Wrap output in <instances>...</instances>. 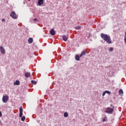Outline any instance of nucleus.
<instances>
[{
    "label": "nucleus",
    "mask_w": 126,
    "mask_h": 126,
    "mask_svg": "<svg viewBox=\"0 0 126 126\" xmlns=\"http://www.w3.org/2000/svg\"><path fill=\"white\" fill-rule=\"evenodd\" d=\"M100 37L103 39V41L107 42L108 44H111L112 43V40H111V37L108 34H105L103 33L100 34Z\"/></svg>",
    "instance_id": "f257e3e1"
},
{
    "label": "nucleus",
    "mask_w": 126,
    "mask_h": 126,
    "mask_svg": "<svg viewBox=\"0 0 126 126\" xmlns=\"http://www.w3.org/2000/svg\"><path fill=\"white\" fill-rule=\"evenodd\" d=\"M114 112V108H111V107H107L106 110L105 111V113L107 114H113Z\"/></svg>",
    "instance_id": "f03ea898"
},
{
    "label": "nucleus",
    "mask_w": 126,
    "mask_h": 126,
    "mask_svg": "<svg viewBox=\"0 0 126 126\" xmlns=\"http://www.w3.org/2000/svg\"><path fill=\"white\" fill-rule=\"evenodd\" d=\"M10 16H11L12 18H13V19H16V18H17V15H16V13H15L14 11H12L11 13Z\"/></svg>",
    "instance_id": "7ed1b4c3"
},
{
    "label": "nucleus",
    "mask_w": 126,
    "mask_h": 126,
    "mask_svg": "<svg viewBox=\"0 0 126 126\" xmlns=\"http://www.w3.org/2000/svg\"><path fill=\"white\" fill-rule=\"evenodd\" d=\"M2 100L3 103H6V102L8 101V95H6L5 96H3Z\"/></svg>",
    "instance_id": "20e7f679"
},
{
    "label": "nucleus",
    "mask_w": 126,
    "mask_h": 126,
    "mask_svg": "<svg viewBox=\"0 0 126 126\" xmlns=\"http://www.w3.org/2000/svg\"><path fill=\"white\" fill-rule=\"evenodd\" d=\"M19 117L20 118H22V115H23V109L21 107L19 109Z\"/></svg>",
    "instance_id": "39448f33"
},
{
    "label": "nucleus",
    "mask_w": 126,
    "mask_h": 126,
    "mask_svg": "<svg viewBox=\"0 0 126 126\" xmlns=\"http://www.w3.org/2000/svg\"><path fill=\"white\" fill-rule=\"evenodd\" d=\"M0 51L2 55H4L5 54V50L4 49V48H3V47L2 46L0 47Z\"/></svg>",
    "instance_id": "423d86ee"
},
{
    "label": "nucleus",
    "mask_w": 126,
    "mask_h": 126,
    "mask_svg": "<svg viewBox=\"0 0 126 126\" xmlns=\"http://www.w3.org/2000/svg\"><path fill=\"white\" fill-rule=\"evenodd\" d=\"M50 34L52 35V36H55L56 35V32L55 31V30L53 29H52L50 31Z\"/></svg>",
    "instance_id": "0eeeda50"
},
{
    "label": "nucleus",
    "mask_w": 126,
    "mask_h": 126,
    "mask_svg": "<svg viewBox=\"0 0 126 126\" xmlns=\"http://www.w3.org/2000/svg\"><path fill=\"white\" fill-rule=\"evenodd\" d=\"M63 40L64 41V42H66L67 40H68V36H66L65 35H63Z\"/></svg>",
    "instance_id": "6e6552de"
},
{
    "label": "nucleus",
    "mask_w": 126,
    "mask_h": 126,
    "mask_svg": "<svg viewBox=\"0 0 126 126\" xmlns=\"http://www.w3.org/2000/svg\"><path fill=\"white\" fill-rule=\"evenodd\" d=\"M25 77H26V78H28L30 77V76H31V74L30 73V72H26L25 74Z\"/></svg>",
    "instance_id": "1a4fd4ad"
},
{
    "label": "nucleus",
    "mask_w": 126,
    "mask_h": 126,
    "mask_svg": "<svg viewBox=\"0 0 126 126\" xmlns=\"http://www.w3.org/2000/svg\"><path fill=\"white\" fill-rule=\"evenodd\" d=\"M106 93H107V94H111V92L110 91H105L102 93L103 97H104V96H105V95H106Z\"/></svg>",
    "instance_id": "9d476101"
},
{
    "label": "nucleus",
    "mask_w": 126,
    "mask_h": 126,
    "mask_svg": "<svg viewBox=\"0 0 126 126\" xmlns=\"http://www.w3.org/2000/svg\"><path fill=\"white\" fill-rule=\"evenodd\" d=\"M86 54V51L84 50L81 52V54L80 55V58L83 57V56H85Z\"/></svg>",
    "instance_id": "9b49d317"
},
{
    "label": "nucleus",
    "mask_w": 126,
    "mask_h": 126,
    "mask_svg": "<svg viewBox=\"0 0 126 126\" xmlns=\"http://www.w3.org/2000/svg\"><path fill=\"white\" fill-rule=\"evenodd\" d=\"M38 5H41V4H43V3H44V1L43 0H38Z\"/></svg>",
    "instance_id": "f8f14e48"
},
{
    "label": "nucleus",
    "mask_w": 126,
    "mask_h": 126,
    "mask_svg": "<svg viewBox=\"0 0 126 126\" xmlns=\"http://www.w3.org/2000/svg\"><path fill=\"white\" fill-rule=\"evenodd\" d=\"M80 56H79L78 55H76L75 57V59L76 60V61H80Z\"/></svg>",
    "instance_id": "ddd939ff"
},
{
    "label": "nucleus",
    "mask_w": 126,
    "mask_h": 126,
    "mask_svg": "<svg viewBox=\"0 0 126 126\" xmlns=\"http://www.w3.org/2000/svg\"><path fill=\"white\" fill-rule=\"evenodd\" d=\"M28 43L29 44H32L33 43V38L32 37L29 38L28 39Z\"/></svg>",
    "instance_id": "4468645a"
},
{
    "label": "nucleus",
    "mask_w": 126,
    "mask_h": 126,
    "mask_svg": "<svg viewBox=\"0 0 126 126\" xmlns=\"http://www.w3.org/2000/svg\"><path fill=\"white\" fill-rule=\"evenodd\" d=\"M19 84H20V82H19L18 80H17L14 82V85H19Z\"/></svg>",
    "instance_id": "2eb2a0df"
},
{
    "label": "nucleus",
    "mask_w": 126,
    "mask_h": 126,
    "mask_svg": "<svg viewBox=\"0 0 126 126\" xmlns=\"http://www.w3.org/2000/svg\"><path fill=\"white\" fill-rule=\"evenodd\" d=\"M119 95H123L124 94V91H123V90L120 89L119 92Z\"/></svg>",
    "instance_id": "dca6fc26"
},
{
    "label": "nucleus",
    "mask_w": 126,
    "mask_h": 126,
    "mask_svg": "<svg viewBox=\"0 0 126 126\" xmlns=\"http://www.w3.org/2000/svg\"><path fill=\"white\" fill-rule=\"evenodd\" d=\"M63 116L65 118H67V117H68V113L67 112H65L63 114Z\"/></svg>",
    "instance_id": "f3484780"
},
{
    "label": "nucleus",
    "mask_w": 126,
    "mask_h": 126,
    "mask_svg": "<svg viewBox=\"0 0 126 126\" xmlns=\"http://www.w3.org/2000/svg\"><path fill=\"white\" fill-rule=\"evenodd\" d=\"M26 119V117H25V116H22V118H21V121L22 122H24V121H25V119Z\"/></svg>",
    "instance_id": "a211bd4d"
},
{
    "label": "nucleus",
    "mask_w": 126,
    "mask_h": 126,
    "mask_svg": "<svg viewBox=\"0 0 126 126\" xmlns=\"http://www.w3.org/2000/svg\"><path fill=\"white\" fill-rule=\"evenodd\" d=\"M31 82H32V84H37V82H36L35 81H33V80H32V81H31Z\"/></svg>",
    "instance_id": "6ab92c4d"
},
{
    "label": "nucleus",
    "mask_w": 126,
    "mask_h": 126,
    "mask_svg": "<svg viewBox=\"0 0 126 126\" xmlns=\"http://www.w3.org/2000/svg\"><path fill=\"white\" fill-rule=\"evenodd\" d=\"M113 50H114V49L113 48V47H110L109 48V52H113Z\"/></svg>",
    "instance_id": "aec40b11"
},
{
    "label": "nucleus",
    "mask_w": 126,
    "mask_h": 126,
    "mask_svg": "<svg viewBox=\"0 0 126 126\" xmlns=\"http://www.w3.org/2000/svg\"><path fill=\"white\" fill-rule=\"evenodd\" d=\"M106 121H107V118L106 117H105L104 118H103L102 119L103 123H104V122H106Z\"/></svg>",
    "instance_id": "412c9836"
},
{
    "label": "nucleus",
    "mask_w": 126,
    "mask_h": 126,
    "mask_svg": "<svg viewBox=\"0 0 126 126\" xmlns=\"http://www.w3.org/2000/svg\"><path fill=\"white\" fill-rule=\"evenodd\" d=\"M33 21L34 22H36V21H38V20L37 19V18H34V19H33Z\"/></svg>",
    "instance_id": "4be33fe9"
},
{
    "label": "nucleus",
    "mask_w": 126,
    "mask_h": 126,
    "mask_svg": "<svg viewBox=\"0 0 126 126\" xmlns=\"http://www.w3.org/2000/svg\"><path fill=\"white\" fill-rule=\"evenodd\" d=\"M80 28V27H79V26H78V27H76V29L77 30H78V29H79Z\"/></svg>",
    "instance_id": "5701e85b"
},
{
    "label": "nucleus",
    "mask_w": 126,
    "mask_h": 126,
    "mask_svg": "<svg viewBox=\"0 0 126 126\" xmlns=\"http://www.w3.org/2000/svg\"><path fill=\"white\" fill-rule=\"evenodd\" d=\"M1 21H2V22H5V19H2Z\"/></svg>",
    "instance_id": "b1692460"
},
{
    "label": "nucleus",
    "mask_w": 126,
    "mask_h": 126,
    "mask_svg": "<svg viewBox=\"0 0 126 126\" xmlns=\"http://www.w3.org/2000/svg\"><path fill=\"white\" fill-rule=\"evenodd\" d=\"M0 117H2V114L1 113V111H0Z\"/></svg>",
    "instance_id": "393cba45"
}]
</instances>
